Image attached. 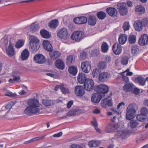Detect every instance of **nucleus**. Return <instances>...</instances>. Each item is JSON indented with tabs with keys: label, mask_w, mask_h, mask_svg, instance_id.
Wrapping results in <instances>:
<instances>
[{
	"label": "nucleus",
	"mask_w": 148,
	"mask_h": 148,
	"mask_svg": "<svg viewBox=\"0 0 148 148\" xmlns=\"http://www.w3.org/2000/svg\"><path fill=\"white\" fill-rule=\"evenodd\" d=\"M46 75L47 76L51 77H54L55 78H56L58 77L57 75L55 74H53L50 73H46Z\"/></svg>",
	"instance_id": "nucleus-64"
},
{
	"label": "nucleus",
	"mask_w": 148,
	"mask_h": 148,
	"mask_svg": "<svg viewBox=\"0 0 148 148\" xmlns=\"http://www.w3.org/2000/svg\"><path fill=\"white\" fill-rule=\"evenodd\" d=\"M64 84H60V89L62 93L64 94L69 93V90L68 88L64 87Z\"/></svg>",
	"instance_id": "nucleus-45"
},
{
	"label": "nucleus",
	"mask_w": 148,
	"mask_h": 148,
	"mask_svg": "<svg viewBox=\"0 0 148 148\" xmlns=\"http://www.w3.org/2000/svg\"><path fill=\"white\" fill-rule=\"evenodd\" d=\"M120 75L122 76V80L124 83H127L129 82L128 77L125 75L124 72H122L121 73Z\"/></svg>",
	"instance_id": "nucleus-51"
},
{
	"label": "nucleus",
	"mask_w": 148,
	"mask_h": 148,
	"mask_svg": "<svg viewBox=\"0 0 148 148\" xmlns=\"http://www.w3.org/2000/svg\"><path fill=\"white\" fill-rule=\"evenodd\" d=\"M119 129H120L119 127L118 124L113 125L109 124L107 125L105 131L107 132H118Z\"/></svg>",
	"instance_id": "nucleus-7"
},
{
	"label": "nucleus",
	"mask_w": 148,
	"mask_h": 148,
	"mask_svg": "<svg viewBox=\"0 0 148 148\" xmlns=\"http://www.w3.org/2000/svg\"><path fill=\"white\" fill-rule=\"evenodd\" d=\"M29 45L39 44V40L37 37L33 35H29Z\"/></svg>",
	"instance_id": "nucleus-27"
},
{
	"label": "nucleus",
	"mask_w": 148,
	"mask_h": 148,
	"mask_svg": "<svg viewBox=\"0 0 148 148\" xmlns=\"http://www.w3.org/2000/svg\"><path fill=\"white\" fill-rule=\"evenodd\" d=\"M138 108L137 106L135 103L129 105L126 109V119L128 120L133 119L136 115Z\"/></svg>",
	"instance_id": "nucleus-1"
},
{
	"label": "nucleus",
	"mask_w": 148,
	"mask_h": 148,
	"mask_svg": "<svg viewBox=\"0 0 148 148\" xmlns=\"http://www.w3.org/2000/svg\"><path fill=\"white\" fill-rule=\"evenodd\" d=\"M12 101L10 103H8L5 106V108L6 110L10 109L12 108Z\"/></svg>",
	"instance_id": "nucleus-61"
},
{
	"label": "nucleus",
	"mask_w": 148,
	"mask_h": 148,
	"mask_svg": "<svg viewBox=\"0 0 148 148\" xmlns=\"http://www.w3.org/2000/svg\"><path fill=\"white\" fill-rule=\"evenodd\" d=\"M84 89V87L82 86H76L74 89L75 93L77 96L81 97L85 93Z\"/></svg>",
	"instance_id": "nucleus-11"
},
{
	"label": "nucleus",
	"mask_w": 148,
	"mask_h": 148,
	"mask_svg": "<svg viewBox=\"0 0 148 148\" xmlns=\"http://www.w3.org/2000/svg\"><path fill=\"white\" fill-rule=\"evenodd\" d=\"M110 77V74L108 72H103L99 73L98 79L99 82H104L108 81Z\"/></svg>",
	"instance_id": "nucleus-9"
},
{
	"label": "nucleus",
	"mask_w": 148,
	"mask_h": 148,
	"mask_svg": "<svg viewBox=\"0 0 148 148\" xmlns=\"http://www.w3.org/2000/svg\"><path fill=\"white\" fill-rule=\"evenodd\" d=\"M84 37V32L80 31L74 32L71 37L72 40L76 42H79Z\"/></svg>",
	"instance_id": "nucleus-4"
},
{
	"label": "nucleus",
	"mask_w": 148,
	"mask_h": 148,
	"mask_svg": "<svg viewBox=\"0 0 148 148\" xmlns=\"http://www.w3.org/2000/svg\"><path fill=\"white\" fill-rule=\"evenodd\" d=\"M57 36L61 39H67L69 36L68 30L65 27L61 28L58 32Z\"/></svg>",
	"instance_id": "nucleus-5"
},
{
	"label": "nucleus",
	"mask_w": 148,
	"mask_h": 148,
	"mask_svg": "<svg viewBox=\"0 0 148 148\" xmlns=\"http://www.w3.org/2000/svg\"><path fill=\"white\" fill-rule=\"evenodd\" d=\"M146 80V79H145L143 77L139 76L135 78L134 81L135 83H138L140 85L143 86L145 84Z\"/></svg>",
	"instance_id": "nucleus-24"
},
{
	"label": "nucleus",
	"mask_w": 148,
	"mask_h": 148,
	"mask_svg": "<svg viewBox=\"0 0 148 148\" xmlns=\"http://www.w3.org/2000/svg\"><path fill=\"white\" fill-rule=\"evenodd\" d=\"M56 67L59 69L63 70L64 68V62L60 59H58L55 62Z\"/></svg>",
	"instance_id": "nucleus-29"
},
{
	"label": "nucleus",
	"mask_w": 148,
	"mask_h": 148,
	"mask_svg": "<svg viewBox=\"0 0 148 148\" xmlns=\"http://www.w3.org/2000/svg\"><path fill=\"white\" fill-rule=\"evenodd\" d=\"M24 113L25 114L28 115L38 113H35L34 110L30 106L27 107L24 111Z\"/></svg>",
	"instance_id": "nucleus-34"
},
{
	"label": "nucleus",
	"mask_w": 148,
	"mask_h": 148,
	"mask_svg": "<svg viewBox=\"0 0 148 148\" xmlns=\"http://www.w3.org/2000/svg\"><path fill=\"white\" fill-rule=\"evenodd\" d=\"M70 148H83V147L79 145L72 144L71 145Z\"/></svg>",
	"instance_id": "nucleus-62"
},
{
	"label": "nucleus",
	"mask_w": 148,
	"mask_h": 148,
	"mask_svg": "<svg viewBox=\"0 0 148 148\" xmlns=\"http://www.w3.org/2000/svg\"><path fill=\"white\" fill-rule=\"evenodd\" d=\"M102 97L103 96L101 95L98 93H94L92 95L91 100L92 102L94 103H97L100 101Z\"/></svg>",
	"instance_id": "nucleus-21"
},
{
	"label": "nucleus",
	"mask_w": 148,
	"mask_h": 148,
	"mask_svg": "<svg viewBox=\"0 0 148 148\" xmlns=\"http://www.w3.org/2000/svg\"><path fill=\"white\" fill-rule=\"evenodd\" d=\"M143 25L141 21L139 20L135 21L134 24L135 29L137 31H140L142 30Z\"/></svg>",
	"instance_id": "nucleus-25"
},
{
	"label": "nucleus",
	"mask_w": 148,
	"mask_h": 148,
	"mask_svg": "<svg viewBox=\"0 0 148 148\" xmlns=\"http://www.w3.org/2000/svg\"><path fill=\"white\" fill-rule=\"evenodd\" d=\"M134 85L132 83H127L123 86L124 90L126 92H130L134 89Z\"/></svg>",
	"instance_id": "nucleus-31"
},
{
	"label": "nucleus",
	"mask_w": 148,
	"mask_h": 148,
	"mask_svg": "<svg viewBox=\"0 0 148 148\" xmlns=\"http://www.w3.org/2000/svg\"><path fill=\"white\" fill-rule=\"evenodd\" d=\"M59 22L57 19L52 20L48 24V26L51 28L55 29L58 25Z\"/></svg>",
	"instance_id": "nucleus-33"
},
{
	"label": "nucleus",
	"mask_w": 148,
	"mask_h": 148,
	"mask_svg": "<svg viewBox=\"0 0 148 148\" xmlns=\"http://www.w3.org/2000/svg\"><path fill=\"white\" fill-rule=\"evenodd\" d=\"M106 12L111 16L116 17L118 15V13L116 9L114 8L109 7L106 9Z\"/></svg>",
	"instance_id": "nucleus-14"
},
{
	"label": "nucleus",
	"mask_w": 148,
	"mask_h": 148,
	"mask_svg": "<svg viewBox=\"0 0 148 148\" xmlns=\"http://www.w3.org/2000/svg\"><path fill=\"white\" fill-rule=\"evenodd\" d=\"M123 27V29L125 31L129 30L130 28V25L129 22L126 21L125 22Z\"/></svg>",
	"instance_id": "nucleus-54"
},
{
	"label": "nucleus",
	"mask_w": 148,
	"mask_h": 148,
	"mask_svg": "<svg viewBox=\"0 0 148 148\" xmlns=\"http://www.w3.org/2000/svg\"><path fill=\"white\" fill-rule=\"evenodd\" d=\"M87 21L89 25L92 26H95L97 22L96 17L94 15H90L87 19Z\"/></svg>",
	"instance_id": "nucleus-19"
},
{
	"label": "nucleus",
	"mask_w": 148,
	"mask_h": 148,
	"mask_svg": "<svg viewBox=\"0 0 148 148\" xmlns=\"http://www.w3.org/2000/svg\"><path fill=\"white\" fill-rule=\"evenodd\" d=\"M28 104L34 110L35 113H41L40 110H42V105L39 103L38 100L36 99H30L28 102Z\"/></svg>",
	"instance_id": "nucleus-2"
},
{
	"label": "nucleus",
	"mask_w": 148,
	"mask_h": 148,
	"mask_svg": "<svg viewBox=\"0 0 148 148\" xmlns=\"http://www.w3.org/2000/svg\"><path fill=\"white\" fill-rule=\"evenodd\" d=\"M109 48L108 44L106 42H103L101 46V49L102 52L106 53L107 52Z\"/></svg>",
	"instance_id": "nucleus-44"
},
{
	"label": "nucleus",
	"mask_w": 148,
	"mask_h": 148,
	"mask_svg": "<svg viewBox=\"0 0 148 148\" xmlns=\"http://www.w3.org/2000/svg\"><path fill=\"white\" fill-rule=\"evenodd\" d=\"M91 123L92 125L95 127V129L97 128V127L98 126V124L95 118H93V121L91 122Z\"/></svg>",
	"instance_id": "nucleus-59"
},
{
	"label": "nucleus",
	"mask_w": 148,
	"mask_h": 148,
	"mask_svg": "<svg viewBox=\"0 0 148 148\" xmlns=\"http://www.w3.org/2000/svg\"><path fill=\"white\" fill-rule=\"evenodd\" d=\"M87 21V18L84 16L78 17L75 18L73 20L74 23L78 25L85 24L86 23Z\"/></svg>",
	"instance_id": "nucleus-13"
},
{
	"label": "nucleus",
	"mask_w": 148,
	"mask_h": 148,
	"mask_svg": "<svg viewBox=\"0 0 148 148\" xmlns=\"http://www.w3.org/2000/svg\"><path fill=\"white\" fill-rule=\"evenodd\" d=\"M1 40L4 42L5 45H7L8 43V40L7 37L5 36L2 38Z\"/></svg>",
	"instance_id": "nucleus-63"
},
{
	"label": "nucleus",
	"mask_w": 148,
	"mask_h": 148,
	"mask_svg": "<svg viewBox=\"0 0 148 148\" xmlns=\"http://www.w3.org/2000/svg\"><path fill=\"white\" fill-rule=\"evenodd\" d=\"M87 79L86 75L84 73L81 72L79 73L77 79L78 82L79 83L84 84L86 82Z\"/></svg>",
	"instance_id": "nucleus-22"
},
{
	"label": "nucleus",
	"mask_w": 148,
	"mask_h": 148,
	"mask_svg": "<svg viewBox=\"0 0 148 148\" xmlns=\"http://www.w3.org/2000/svg\"><path fill=\"white\" fill-rule=\"evenodd\" d=\"M61 55V53L60 52L57 51H52L49 53L51 59L53 60L57 59Z\"/></svg>",
	"instance_id": "nucleus-20"
},
{
	"label": "nucleus",
	"mask_w": 148,
	"mask_h": 148,
	"mask_svg": "<svg viewBox=\"0 0 148 148\" xmlns=\"http://www.w3.org/2000/svg\"><path fill=\"white\" fill-rule=\"evenodd\" d=\"M119 129L118 131L117 132L119 134V137L122 138H125L128 134V132L125 130L120 131Z\"/></svg>",
	"instance_id": "nucleus-37"
},
{
	"label": "nucleus",
	"mask_w": 148,
	"mask_h": 148,
	"mask_svg": "<svg viewBox=\"0 0 148 148\" xmlns=\"http://www.w3.org/2000/svg\"><path fill=\"white\" fill-rule=\"evenodd\" d=\"M99 69H94L92 72V75L93 77H97L99 76Z\"/></svg>",
	"instance_id": "nucleus-52"
},
{
	"label": "nucleus",
	"mask_w": 148,
	"mask_h": 148,
	"mask_svg": "<svg viewBox=\"0 0 148 148\" xmlns=\"http://www.w3.org/2000/svg\"><path fill=\"white\" fill-rule=\"evenodd\" d=\"M128 41L130 44L135 43L136 41V37L134 35H131L129 36Z\"/></svg>",
	"instance_id": "nucleus-48"
},
{
	"label": "nucleus",
	"mask_w": 148,
	"mask_h": 148,
	"mask_svg": "<svg viewBox=\"0 0 148 148\" xmlns=\"http://www.w3.org/2000/svg\"><path fill=\"white\" fill-rule=\"evenodd\" d=\"M29 52L27 49H24L21 54V59L22 60H27L29 57Z\"/></svg>",
	"instance_id": "nucleus-30"
},
{
	"label": "nucleus",
	"mask_w": 148,
	"mask_h": 148,
	"mask_svg": "<svg viewBox=\"0 0 148 148\" xmlns=\"http://www.w3.org/2000/svg\"><path fill=\"white\" fill-rule=\"evenodd\" d=\"M113 52L115 55H118L120 54L122 51L121 45L118 43H116L112 46Z\"/></svg>",
	"instance_id": "nucleus-16"
},
{
	"label": "nucleus",
	"mask_w": 148,
	"mask_h": 148,
	"mask_svg": "<svg viewBox=\"0 0 148 148\" xmlns=\"http://www.w3.org/2000/svg\"><path fill=\"white\" fill-rule=\"evenodd\" d=\"M14 47V44L10 43L8 48L6 49V52L9 56H13L15 53Z\"/></svg>",
	"instance_id": "nucleus-17"
},
{
	"label": "nucleus",
	"mask_w": 148,
	"mask_h": 148,
	"mask_svg": "<svg viewBox=\"0 0 148 148\" xmlns=\"http://www.w3.org/2000/svg\"><path fill=\"white\" fill-rule=\"evenodd\" d=\"M129 60V58L128 56H124L121 58V63L123 65H126L128 63Z\"/></svg>",
	"instance_id": "nucleus-47"
},
{
	"label": "nucleus",
	"mask_w": 148,
	"mask_h": 148,
	"mask_svg": "<svg viewBox=\"0 0 148 148\" xmlns=\"http://www.w3.org/2000/svg\"><path fill=\"white\" fill-rule=\"evenodd\" d=\"M107 66L106 63L105 62L102 61L99 62L97 65V66L99 69H103L106 67Z\"/></svg>",
	"instance_id": "nucleus-49"
},
{
	"label": "nucleus",
	"mask_w": 148,
	"mask_h": 148,
	"mask_svg": "<svg viewBox=\"0 0 148 148\" xmlns=\"http://www.w3.org/2000/svg\"><path fill=\"white\" fill-rule=\"evenodd\" d=\"M127 36L126 35H121L119 38V42L120 44H124L127 40Z\"/></svg>",
	"instance_id": "nucleus-40"
},
{
	"label": "nucleus",
	"mask_w": 148,
	"mask_h": 148,
	"mask_svg": "<svg viewBox=\"0 0 148 148\" xmlns=\"http://www.w3.org/2000/svg\"><path fill=\"white\" fill-rule=\"evenodd\" d=\"M24 43V41L22 40H18L16 43L15 47L16 48H19L23 45Z\"/></svg>",
	"instance_id": "nucleus-50"
},
{
	"label": "nucleus",
	"mask_w": 148,
	"mask_h": 148,
	"mask_svg": "<svg viewBox=\"0 0 148 148\" xmlns=\"http://www.w3.org/2000/svg\"><path fill=\"white\" fill-rule=\"evenodd\" d=\"M42 103L45 106H50L54 105L56 103V101L54 100L44 99L42 100Z\"/></svg>",
	"instance_id": "nucleus-23"
},
{
	"label": "nucleus",
	"mask_w": 148,
	"mask_h": 148,
	"mask_svg": "<svg viewBox=\"0 0 148 148\" xmlns=\"http://www.w3.org/2000/svg\"><path fill=\"white\" fill-rule=\"evenodd\" d=\"M40 34L41 36L45 38H49L51 37V35L46 30L42 29L40 32Z\"/></svg>",
	"instance_id": "nucleus-32"
},
{
	"label": "nucleus",
	"mask_w": 148,
	"mask_h": 148,
	"mask_svg": "<svg viewBox=\"0 0 148 148\" xmlns=\"http://www.w3.org/2000/svg\"><path fill=\"white\" fill-rule=\"evenodd\" d=\"M97 17L100 20H103L106 17V14L104 12L100 11L96 14Z\"/></svg>",
	"instance_id": "nucleus-39"
},
{
	"label": "nucleus",
	"mask_w": 148,
	"mask_h": 148,
	"mask_svg": "<svg viewBox=\"0 0 148 148\" xmlns=\"http://www.w3.org/2000/svg\"><path fill=\"white\" fill-rule=\"evenodd\" d=\"M141 113L147 116L148 114V109L145 107H143L141 108L140 110Z\"/></svg>",
	"instance_id": "nucleus-53"
},
{
	"label": "nucleus",
	"mask_w": 148,
	"mask_h": 148,
	"mask_svg": "<svg viewBox=\"0 0 148 148\" xmlns=\"http://www.w3.org/2000/svg\"><path fill=\"white\" fill-rule=\"evenodd\" d=\"M130 120V121L128 123V125L131 128H136L139 124L138 121L136 120L132 119Z\"/></svg>",
	"instance_id": "nucleus-35"
},
{
	"label": "nucleus",
	"mask_w": 148,
	"mask_h": 148,
	"mask_svg": "<svg viewBox=\"0 0 148 148\" xmlns=\"http://www.w3.org/2000/svg\"><path fill=\"white\" fill-rule=\"evenodd\" d=\"M75 61V59L73 58V56L70 55L68 56L66 59V64L69 65L73 64Z\"/></svg>",
	"instance_id": "nucleus-43"
},
{
	"label": "nucleus",
	"mask_w": 148,
	"mask_h": 148,
	"mask_svg": "<svg viewBox=\"0 0 148 148\" xmlns=\"http://www.w3.org/2000/svg\"><path fill=\"white\" fill-rule=\"evenodd\" d=\"M87 57V52L84 51L80 53V58L82 60L85 59Z\"/></svg>",
	"instance_id": "nucleus-56"
},
{
	"label": "nucleus",
	"mask_w": 148,
	"mask_h": 148,
	"mask_svg": "<svg viewBox=\"0 0 148 148\" xmlns=\"http://www.w3.org/2000/svg\"><path fill=\"white\" fill-rule=\"evenodd\" d=\"M42 45L44 49L47 51L50 52L53 50V47L48 40H44L42 42Z\"/></svg>",
	"instance_id": "nucleus-18"
},
{
	"label": "nucleus",
	"mask_w": 148,
	"mask_h": 148,
	"mask_svg": "<svg viewBox=\"0 0 148 148\" xmlns=\"http://www.w3.org/2000/svg\"><path fill=\"white\" fill-rule=\"evenodd\" d=\"M77 112L76 110L70 111L67 113V115L69 116H75Z\"/></svg>",
	"instance_id": "nucleus-58"
},
{
	"label": "nucleus",
	"mask_w": 148,
	"mask_h": 148,
	"mask_svg": "<svg viewBox=\"0 0 148 148\" xmlns=\"http://www.w3.org/2000/svg\"><path fill=\"white\" fill-rule=\"evenodd\" d=\"M34 60L36 62L39 64L44 63L46 60L45 56L40 54L35 55L34 57Z\"/></svg>",
	"instance_id": "nucleus-15"
},
{
	"label": "nucleus",
	"mask_w": 148,
	"mask_h": 148,
	"mask_svg": "<svg viewBox=\"0 0 148 148\" xmlns=\"http://www.w3.org/2000/svg\"><path fill=\"white\" fill-rule=\"evenodd\" d=\"M81 67L82 70L85 73H88L90 70L91 66L90 62L86 61L82 63Z\"/></svg>",
	"instance_id": "nucleus-12"
},
{
	"label": "nucleus",
	"mask_w": 148,
	"mask_h": 148,
	"mask_svg": "<svg viewBox=\"0 0 148 148\" xmlns=\"http://www.w3.org/2000/svg\"><path fill=\"white\" fill-rule=\"evenodd\" d=\"M136 119L138 120L143 122L147 119V116L141 113L140 114L137 115Z\"/></svg>",
	"instance_id": "nucleus-46"
},
{
	"label": "nucleus",
	"mask_w": 148,
	"mask_h": 148,
	"mask_svg": "<svg viewBox=\"0 0 148 148\" xmlns=\"http://www.w3.org/2000/svg\"><path fill=\"white\" fill-rule=\"evenodd\" d=\"M101 142L99 140H91L90 141L88 145L90 147H97L101 144Z\"/></svg>",
	"instance_id": "nucleus-26"
},
{
	"label": "nucleus",
	"mask_w": 148,
	"mask_h": 148,
	"mask_svg": "<svg viewBox=\"0 0 148 148\" xmlns=\"http://www.w3.org/2000/svg\"><path fill=\"white\" fill-rule=\"evenodd\" d=\"M138 44L141 46L148 45V35L145 34H141L138 40Z\"/></svg>",
	"instance_id": "nucleus-10"
},
{
	"label": "nucleus",
	"mask_w": 148,
	"mask_h": 148,
	"mask_svg": "<svg viewBox=\"0 0 148 148\" xmlns=\"http://www.w3.org/2000/svg\"><path fill=\"white\" fill-rule=\"evenodd\" d=\"M145 11L144 7L142 5H138L135 7V12L139 15H142L144 14Z\"/></svg>",
	"instance_id": "nucleus-28"
},
{
	"label": "nucleus",
	"mask_w": 148,
	"mask_h": 148,
	"mask_svg": "<svg viewBox=\"0 0 148 148\" xmlns=\"http://www.w3.org/2000/svg\"><path fill=\"white\" fill-rule=\"evenodd\" d=\"M139 51V48L138 45H134L131 47V52L132 54L136 56L137 55Z\"/></svg>",
	"instance_id": "nucleus-42"
},
{
	"label": "nucleus",
	"mask_w": 148,
	"mask_h": 148,
	"mask_svg": "<svg viewBox=\"0 0 148 148\" xmlns=\"http://www.w3.org/2000/svg\"><path fill=\"white\" fill-rule=\"evenodd\" d=\"M143 25L144 26L147 25H148V18H144L142 19L141 21Z\"/></svg>",
	"instance_id": "nucleus-60"
},
{
	"label": "nucleus",
	"mask_w": 148,
	"mask_h": 148,
	"mask_svg": "<svg viewBox=\"0 0 148 148\" xmlns=\"http://www.w3.org/2000/svg\"><path fill=\"white\" fill-rule=\"evenodd\" d=\"M126 5V4L123 2L118 3L117 5V8L119 10L120 14L122 15H125L127 12Z\"/></svg>",
	"instance_id": "nucleus-8"
},
{
	"label": "nucleus",
	"mask_w": 148,
	"mask_h": 148,
	"mask_svg": "<svg viewBox=\"0 0 148 148\" xmlns=\"http://www.w3.org/2000/svg\"><path fill=\"white\" fill-rule=\"evenodd\" d=\"M84 84V88L86 90L88 91H90L93 89L94 82L92 79H87L86 82Z\"/></svg>",
	"instance_id": "nucleus-6"
},
{
	"label": "nucleus",
	"mask_w": 148,
	"mask_h": 148,
	"mask_svg": "<svg viewBox=\"0 0 148 148\" xmlns=\"http://www.w3.org/2000/svg\"><path fill=\"white\" fill-rule=\"evenodd\" d=\"M40 44H30L29 45V49L32 53H35L39 49Z\"/></svg>",
	"instance_id": "nucleus-36"
},
{
	"label": "nucleus",
	"mask_w": 148,
	"mask_h": 148,
	"mask_svg": "<svg viewBox=\"0 0 148 148\" xmlns=\"http://www.w3.org/2000/svg\"><path fill=\"white\" fill-rule=\"evenodd\" d=\"M109 89L108 87L106 85L101 84L95 86L94 89L97 93L104 97L108 92Z\"/></svg>",
	"instance_id": "nucleus-3"
},
{
	"label": "nucleus",
	"mask_w": 148,
	"mask_h": 148,
	"mask_svg": "<svg viewBox=\"0 0 148 148\" xmlns=\"http://www.w3.org/2000/svg\"><path fill=\"white\" fill-rule=\"evenodd\" d=\"M99 53V50L98 49H95L92 50L91 52V54L93 56H97Z\"/></svg>",
	"instance_id": "nucleus-55"
},
{
	"label": "nucleus",
	"mask_w": 148,
	"mask_h": 148,
	"mask_svg": "<svg viewBox=\"0 0 148 148\" xmlns=\"http://www.w3.org/2000/svg\"><path fill=\"white\" fill-rule=\"evenodd\" d=\"M107 99L108 98H105L102 100L101 103V107L104 108L106 107L107 104Z\"/></svg>",
	"instance_id": "nucleus-57"
},
{
	"label": "nucleus",
	"mask_w": 148,
	"mask_h": 148,
	"mask_svg": "<svg viewBox=\"0 0 148 148\" xmlns=\"http://www.w3.org/2000/svg\"><path fill=\"white\" fill-rule=\"evenodd\" d=\"M39 28L38 24L34 22L31 25L30 29L32 32H35L38 30Z\"/></svg>",
	"instance_id": "nucleus-38"
},
{
	"label": "nucleus",
	"mask_w": 148,
	"mask_h": 148,
	"mask_svg": "<svg viewBox=\"0 0 148 148\" xmlns=\"http://www.w3.org/2000/svg\"><path fill=\"white\" fill-rule=\"evenodd\" d=\"M68 71L69 73L71 75H75L77 73V70L76 66H71L69 67Z\"/></svg>",
	"instance_id": "nucleus-41"
}]
</instances>
